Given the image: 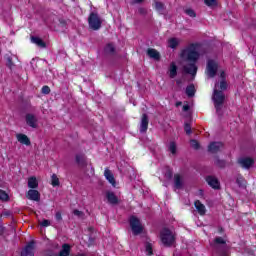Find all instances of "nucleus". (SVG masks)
Returning a JSON list of instances; mask_svg holds the SVG:
<instances>
[{
	"instance_id": "obj_44",
	"label": "nucleus",
	"mask_w": 256,
	"mask_h": 256,
	"mask_svg": "<svg viewBox=\"0 0 256 256\" xmlns=\"http://www.w3.org/2000/svg\"><path fill=\"white\" fill-rule=\"evenodd\" d=\"M177 105H181V102L177 103Z\"/></svg>"
},
{
	"instance_id": "obj_3",
	"label": "nucleus",
	"mask_w": 256,
	"mask_h": 256,
	"mask_svg": "<svg viewBox=\"0 0 256 256\" xmlns=\"http://www.w3.org/2000/svg\"><path fill=\"white\" fill-rule=\"evenodd\" d=\"M160 239L166 247H171L175 243V233L168 228H163L160 232Z\"/></svg>"
},
{
	"instance_id": "obj_21",
	"label": "nucleus",
	"mask_w": 256,
	"mask_h": 256,
	"mask_svg": "<svg viewBox=\"0 0 256 256\" xmlns=\"http://www.w3.org/2000/svg\"><path fill=\"white\" fill-rule=\"evenodd\" d=\"M104 177H106L107 181L115 187V177L113 176V173L109 169H105L104 171Z\"/></svg>"
},
{
	"instance_id": "obj_42",
	"label": "nucleus",
	"mask_w": 256,
	"mask_h": 256,
	"mask_svg": "<svg viewBox=\"0 0 256 256\" xmlns=\"http://www.w3.org/2000/svg\"><path fill=\"white\" fill-rule=\"evenodd\" d=\"M76 161H77L78 163H81V157L77 156V157H76Z\"/></svg>"
},
{
	"instance_id": "obj_30",
	"label": "nucleus",
	"mask_w": 256,
	"mask_h": 256,
	"mask_svg": "<svg viewBox=\"0 0 256 256\" xmlns=\"http://www.w3.org/2000/svg\"><path fill=\"white\" fill-rule=\"evenodd\" d=\"M145 250L147 255H153V245L151 243L145 244Z\"/></svg>"
},
{
	"instance_id": "obj_31",
	"label": "nucleus",
	"mask_w": 256,
	"mask_h": 256,
	"mask_svg": "<svg viewBox=\"0 0 256 256\" xmlns=\"http://www.w3.org/2000/svg\"><path fill=\"white\" fill-rule=\"evenodd\" d=\"M9 199V194L5 191L0 190V201H7Z\"/></svg>"
},
{
	"instance_id": "obj_6",
	"label": "nucleus",
	"mask_w": 256,
	"mask_h": 256,
	"mask_svg": "<svg viewBox=\"0 0 256 256\" xmlns=\"http://www.w3.org/2000/svg\"><path fill=\"white\" fill-rule=\"evenodd\" d=\"M90 29L97 31L101 29V18L96 13H91L88 19Z\"/></svg>"
},
{
	"instance_id": "obj_2",
	"label": "nucleus",
	"mask_w": 256,
	"mask_h": 256,
	"mask_svg": "<svg viewBox=\"0 0 256 256\" xmlns=\"http://www.w3.org/2000/svg\"><path fill=\"white\" fill-rule=\"evenodd\" d=\"M225 89H227V82L225 81V72H221L220 85L219 83L215 84L212 97L217 113H219L221 105H223V101H225V95L223 94V91H225Z\"/></svg>"
},
{
	"instance_id": "obj_14",
	"label": "nucleus",
	"mask_w": 256,
	"mask_h": 256,
	"mask_svg": "<svg viewBox=\"0 0 256 256\" xmlns=\"http://www.w3.org/2000/svg\"><path fill=\"white\" fill-rule=\"evenodd\" d=\"M106 199L107 202L110 203V205H117L119 203V198L113 193L112 191L106 192Z\"/></svg>"
},
{
	"instance_id": "obj_13",
	"label": "nucleus",
	"mask_w": 256,
	"mask_h": 256,
	"mask_svg": "<svg viewBox=\"0 0 256 256\" xmlns=\"http://www.w3.org/2000/svg\"><path fill=\"white\" fill-rule=\"evenodd\" d=\"M27 198L30 199V201H39L41 199V194L35 189H30L27 193Z\"/></svg>"
},
{
	"instance_id": "obj_15",
	"label": "nucleus",
	"mask_w": 256,
	"mask_h": 256,
	"mask_svg": "<svg viewBox=\"0 0 256 256\" xmlns=\"http://www.w3.org/2000/svg\"><path fill=\"white\" fill-rule=\"evenodd\" d=\"M167 43L170 49H177V47H179V44L181 43V39L177 37H171L168 39Z\"/></svg>"
},
{
	"instance_id": "obj_40",
	"label": "nucleus",
	"mask_w": 256,
	"mask_h": 256,
	"mask_svg": "<svg viewBox=\"0 0 256 256\" xmlns=\"http://www.w3.org/2000/svg\"><path fill=\"white\" fill-rule=\"evenodd\" d=\"M172 176H173V173H171V171L168 170L167 173H166L167 179H171Z\"/></svg>"
},
{
	"instance_id": "obj_28",
	"label": "nucleus",
	"mask_w": 256,
	"mask_h": 256,
	"mask_svg": "<svg viewBox=\"0 0 256 256\" xmlns=\"http://www.w3.org/2000/svg\"><path fill=\"white\" fill-rule=\"evenodd\" d=\"M105 53H108L109 55H113V53H115V46H113V44H108L105 47Z\"/></svg>"
},
{
	"instance_id": "obj_11",
	"label": "nucleus",
	"mask_w": 256,
	"mask_h": 256,
	"mask_svg": "<svg viewBox=\"0 0 256 256\" xmlns=\"http://www.w3.org/2000/svg\"><path fill=\"white\" fill-rule=\"evenodd\" d=\"M35 244L30 242L21 252V256H31L34 254Z\"/></svg>"
},
{
	"instance_id": "obj_26",
	"label": "nucleus",
	"mask_w": 256,
	"mask_h": 256,
	"mask_svg": "<svg viewBox=\"0 0 256 256\" xmlns=\"http://www.w3.org/2000/svg\"><path fill=\"white\" fill-rule=\"evenodd\" d=\"M155 9L158 13L163 14L165 11V5L161 2H155Z\"/></svg>"
},
{
	"instance_id": "obj_39",
	"label": "nucleus",
	"mask_w": 256,
	"mask_h": 256,
	"mask_svg": "<svg viewBox=\"0 0 256 256\" xmlns=\"http://www.w3.org/2000/svg\"><path fill=\"white\" fill-rule=\"evenodd\" d=\"M74 215H76L77 217H81V215H83V213L79 210H74Z\"/></svg>"
},
{
	"instance_id": "obj_23",
	"label": "nucleus",
	"mask_w": 256,
	"mask_h": 256,
	"mask_svg": "<svg viewBox=\"0 0 256 256\" xmlns=\"http://www.w3.org/2000/svg\"><path fill=\"white\" fill-rule=\"evenodd\" d=\"M28 187L29 189H37V187H39V181L37 180V177L32 176L28 178Z\"/></svg>"
},
{
	"instance_id": "obj_24",
	"label": "nucleus",
	"mask_w": 256,
	"mask_h": 256,
	"mask_svg": "<svg viewBox=\"0 0 256 256\" xmlns=\"http://www.w3.org/2000/svg\"><path fill=\"white\" fill-rule=\"evenodd\" d=\"M51 185L52 187H59L61 185V182L59 181V176H57V174H52Z\"/></svg>"
},
{
	"instance_id": "obj_35",
	"label": "nucleus",
	"mask_w": 256,
	"mask_h": 256,
	"mask_svg": "<svg viewBox=\"0 0 256 256\" xmlns=\"http://www.w3.org/2000/svg\"><path fill=\"white\" fill-rule=\"evenodd\" d=\"M190 145H191V147H193L194 149H199V142H197L196 140H191V141H190Z\"/></svg>"
},
{
	"instance_id": "obj_37",
	"label": "nucleus",
	"mask_w": 256,
	"mask_h": 256,
	"mask_svg": "<svg viewBox=\"0 0 256 256\" xmlns=\"http://www.w3.org/2000/svg\"><path fill=\"white\" fill-rule=\"evenodd\" d=\"M185 132L187 133V135H191V126H189V124H185Z\"/></svg>"
},
{
	"instance_id": "obj_19",
	"label": "nucleus",
	"mask_w": 256,
	"mask_h": 256,
	"mask_svg": "<svg viewBox=\"0 0 256 256\" xmlns=\"http://www.w3.org/2000/svg\"><path fill=\"white\" fill-rule=\"evenodd\" d=\"M147 55L151 58V59H155V61H159V59H161V55L159 54V52L153 48H149L147 50Z\"/></svg>"
},
{
	"instance_id": "obj_32",
	"label": "nucleus",
	"mask_w": 256,
	"mask_h": 256,
	"mask_svg": "<svg viewBox=\"0 0 256 256\" xmlns=\"http://www.w3.org/2000/svg\"><path fill=\"white\" fill-rule=\"evenodd\" d=\"M185 13H186V15H188V17H196L197 16V14H195V11L191 8L186 9Z\"/></svg>"
},
{
	"instance_id": "obj_4",
	"label": "nucleus",
	"mask_w": 256,
	"mask_h": 256,
	"mask_svg": "<svg viewBox=\"0 0 256 256\" xmlns=\"http://www.w3.org/2000/svg\"><path fill=\"white\" fill-rule=\"evenodd\" d=\"M213 249L218 251L220 255H227V240L223 237H216L212 243Z\"/></svg>"
},
{
	"instance_id": "obj_8",
	"label": "nucleus",
	"mask_w": 256,
	"mask_h": 256,
	"mask_svg": "<svg viewBox=\"0 0 256 256\" xmlns=\"http://www.w3.org/2000/svg\"><path fill=\"white\" fill-rule=\"evenodd\" d=\"M238 163L243 167V169H250V167H253L255 164V160L251 157H242L238 159Z\"/></svg>"
},
{
	"instance_id": "obj_41",
	"label": "nucleus",
	"mask_w": 256,
	"mask_h": 256,
	"mask_svg": "<svg viewBox=\"0 0 256 256\" xmlns=\"http://www.w3.org/2000/svg\"><path fill=\"white\" fill-rule=\"evenodd\" d=\"M189 109V104L183 106V111H187Z\"/></svg>"
},
{
	"instance_id": "obj_43",
	"label": "nucleus",
	"mask_w": 256,
	"mask_h": 256,
	"mask_svg": "<svg viewBox=\"0 0 256 256\" xmlns=\"http://www.w3.org/2000/svg\"><path fill=\"white\" fill-rule=\"evenodd\" d=\"M134 3H143V0H133Z\"/></svg>"
},
{
	"instance_id": "obj_33",
	"label": "nucleus",
	"mask_w": 256,
	"mask_h": 256,
	"mask_svg": "<svg viewBox=\"0 0 256 256\" xmlns=\"http://www.w3.org/2000/svg\"><path fill=\"white\" fill-rule=\"evenodd\" d=\"M205 3L208 7H214V5H217V0H205Z\"/></svg>"
},
{
	"instance_id": "obj_12",
	"label": "nucleus",
	"mask_w": 256,
	"mask_h": 256,
	"mask_svg": "<svg viewBox=\"0 0 256 256\" xmlns=\"http://www.w3.org/2000/svg\"><path fill=\"white\" fill-rule=\"evenodd\" d=\"M16 139L18 142L21 143V145H26L27 147H29V145H31V140L25 134H21V133L16 134Z\"/></svg>"
},
{
	"instance_id": "obj_17",
	"label": "nucleus",
	"mask_w": 256,
	"mask_h": 256,
	"mask_svg": "<svg viewBox=\"0 0 256 256\" xmlns=\"http://www.w3.org/2000/svg\"><path fill=\"white\" fill-rule=\"evenodd\" d=\"M222 147H223V143H221V142H212L208 146V151L210 153H217V151H219Z\"/></svg>"
},
{
	"instance_id": "obj_22",
	"label": "nucleus",
	"mask_w": 256,
	"mask_h": 256,
	"mask_svg": "<svg viewBox=\"0 0 256 256\" xmlns=\"http://www.w3.org/2000/svg\"><path fill=\"white\" fill-rule=\"evenodd\" d=\"M174 187L175 189H183V178L179 174L174 176Z\"/></svg>"
},
{
	"instance_id": "obj_18",
	"label": "nucleus",
	"mask_w": 256,
	"mask_h": 256,
	"mask_svg": "<svg viewBox=\"0 0 256 256\" xmlns=\"http://www.w3.org/2000/svg\"><path fill=\"white\" fill-rule=\"evenodd\" d=\"M208 185L212 187V189H219V180L213 176H209L206 179Z\"/></svg>"
},
{
	"instance_id": "obj_29",
	"label": "nucleus",
	"mask_w": 256,
	"mask_h": 256,
	"mask_svg": "<svg viewBox=\"0 0 256 256\" xmlns=\"http://www.w3.org/2000/svg\"><path fill=\"white\" fill-rule=\"evenodd\" d=\"M168 149L172 155H175V153H177V144H175V142H170Z\"/></svg>"
},
{
	"instance_id": "obj_16",
	"label": "nucleus",
	"mask_w": 256,
	"mask_h": 256,
	"mask_svg": "<svg viewBox=\"0 0 256 256\" xmlns=\"http://www.w3.org/2000/svg\"><path fill=\"white\" fill-rule=\"evenodd\" d=\"M168 75H169L170 79H175L177 77V64L175 62H172L169 65Z\"/></svg>"
},
{
	"instance_id": "obj_38",
	"label": "nucleus",
	"mask_w": 256,
	"mask_h": 256,
	"mask_svg": "<svg viewBox=\"0 0 256 256\" xmlns=\"http://www.w3.org/2000/svg\"><path fill=\"white\" fill-rule=\"evenodd\" d=\"M55 219H56V221H61V219H63V217L61 216V212H57L55 214Z\"/></svg>"
},
{
	"instance_id": "obj_5",
	"label": "nucleus",
	"mask_w": 256,
	"mask_h": 256,
	"mask_svg": "<svg viewBox=\"0 0 256 256\" xmlns=\"http://www.w3.org/2000/svg\"><path fill=\"white\" fill-rule=\"evenodd\" d=\"M130 227L133 235H141V233H143V224H141V221L135 216L130 217Z\"/></svg>"
},
{
	"instance_id": "obj_10",
	"label": "nucleus",
	"mask_w": 256,
	"mask_h": 256,
	"mask_svg": "<svg viewBox=\"0 0 256 256\" xmlns=\"http://www.w3.org/2000/svg\"><path fill=\"white\" fill-rule=\"evenodd\" d=\"M148 128H149V117H147V114H143L141 123H140V133H145Z\"/></svg>"
},
{
	"instance_id": "obj_1",
	"label": "nucleus",
	"mask_w": 256,
	"mask_h": 256,
	"mask_svg": "<svg viewBox=\"0 0 256 256\" xmlns=\"http://www.w3.org/2000/svg\"><path fill=\"white\" fill-rule=\"evenodd\" d=\"M201 55V46L199 44H190L184 48L180 53V58L182 61H189L190 64L184 65L185 73L195 77L197 75V60Z\"/></svg>"
},
{
	"instance_id": "obj_34",
	"label": "nucleus",
	"mask_w": 256,
	"mask_h": 256,
	"mask_svg": "<svg viewBox=\"0 0 256 256\" xmlns=\"http://www.w3.org/2000/svg\"><path fill=\"white\" fill-rule=\"evenodd\" d=\"M42 93L44 95H49V93H51V88H49V86H43L42 87Z\"/></svg>"
},
{
	"instance_id": "obj_9",
	"label": "nucleus",
	"mask_w": 256,
	"mask_h": 256,
	"mask_svg": "<svg viewBox=\"0 0 256 256\" xmlns=\"http://www.w3.org/2000/svg\"><path fill=\"white\" fill-rule=\"evenodd\" d=\"M37 116L34 114H27L26 115V123L29 125V127H32V129H37Z\"/></svg>"
},
{
	"instance_id": "obj_7",
	"label": "nucleus",
	"mask_w": 256,
	"mask_h": 256,
	"mask_svg": "<svg viewBox=\"0 0 256 256\" xmlns=\"http://www.w3.org/2000/svg\"><path fill=\"white\" fill-rule=\"evenodd\" d=\"M217 73V62L209 60L206 68V74L208 77H215Z\"/></svg>"
},
{
	"instance_id": "obj_25",
	"label": "nucleus",
	"mask_w": 256,
	"mask_h": 256,
	"mask_svg": "<svg viewBox=\"0 0 256 256\" xmlns=\"http://www.w3.org/2000/svg\"><path fill=\"white\" fill-rule=\"evenodd\" d=\"M31 41L38 47H45V42H43V40L39 37H31Z\"/></svg>"
},
{
	"instance_id": "obj_20",
	"label": "nucleus",
	"mask_w": 256,
	"mask_h": 256,
	"mask_svg": "<svg viewBox=\"0 0 256 256\" xmlns=\"http://www.w3.org/2000/svg\"><path fill=\"white\" fill-rule=\"evenodd\" d=\"M195 207H196V211L199 213V215H205V213L207 212V209L205 208V205H203V203H201V201L197 200L194 203Z\"/></svg>"
},
{
	"instance_id": "obj_36",
	"label": "nucleus",
	"mask_w": 256,
	"mask_h": 256,
	"mask_svg": "<svg viewBox=\"0 0 256 256\" xmlns=\"http://www.w3.org/2000/svg\"><path fill=\"white\" fill-rule=\"evenodd\" d=\"M41 227H49L51 226V221L49 220H43L42 222H40Z\"/></svg>"
},
{
	"instance_id": "obj_27",
	"label": "nucleus",
	"mask_w": 256,
	"mask_h": 256,
	"mask_svg": "<svg viewBox=\"0 0 256 256\" xmlns=\"http://www.w3.org/2000/svg\"><path fill=\"white\" fill-rule=\"evenodd\" d=\"M186 95H188V97H193L195 95V86L190 85L186 88Z\"/></svg>"
}]
</instances>
